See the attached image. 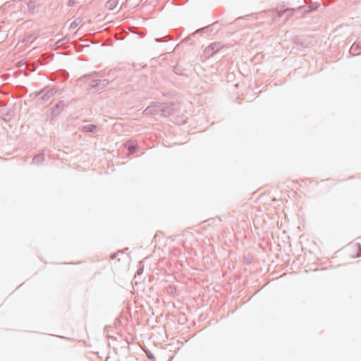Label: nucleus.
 <instances>
[{"instance_id": "1", "label": "nucleus", "mask_w": 361, "mask_h": 361, "mask_svg": "<svg viewBox=\"0 0 361 361\" xmlns=\"http://www.w3.org/2000/svg\"><path fill=\"white\" fill-rule=\"evenodd\" d=\"M118 4V0H109L106 3V7L109 9H113Z\"/></svg>"}, {"instance_id": "2", "label": "nucleus", "mask_w": 361, "mask_h": 361, "mask_svg": "<svg viewBox=\"0 0 361 361\" xmlns=\"http://www.w3.org/2000/svg\"><path fill=\"white\" fill-rule=\"evenodd\" d=\"M355 251L357 252H356V255H355V257H360L361 256V246L360 245H355Z\"/></svg>"}, {"instance_id": "3", "label": "nucleus", "mask_w": 361, "mask_h": 361, "mask_svg": "<svg viewBox=\"0 0 361 361\" xmlns=\"http://www.w3.org/2000/svg\"><path fill=\"white\" fill-rule=\"evenodd\" d=\"M128 149L130 152H133L135 150V147L134 145H130L129 146Z\"/></svg>"}]
</instances>
